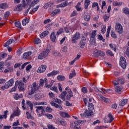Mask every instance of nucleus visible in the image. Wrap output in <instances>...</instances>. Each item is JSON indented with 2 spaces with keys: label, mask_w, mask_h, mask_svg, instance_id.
Here are the masks:
<instances>
[{
  "label": "nucleus",
  "mask_w": 129,
  "mask_h": 129,
  "mask_svg": "<svg viewBox=\"0 0 129 129\" xmlns=\"http://www.w3.org/2000/svg\"><path fill=\"white\" fill-rule=\"evenodd\" d=\"M127 103V99H124L120 101V106H124Z\"/></svg>",
  "instance_id": "27"
},
{
  "label": "nucleus",
  "mask_w": 129,
  "mask_h": 129,
  "mask_svg": "<svg viewBox=\"0 0 129 129\" xmlns=\"http://www.w3.org/2000/svg\"><path fill=\"white\" fill-rule=\"evenodd\" d=\"M15 25L16 26V27H17V28H21V23L19 22H16L15 23Z\"/></svg>",
  "instance_id": "63"
},
{
  "label": "nucleus",
  "mask_w": 129,
  "mask_h": 129,
  "mask_svg": "<svg viewBox=\"0 0 129 129\" xmlns=\"http://www.w3.org/2000/svg\"><path fill=\"white\" fill-rule=\"evenodd\" d=\"M16 86H18V88L19 90L23 91L25 90V85L24 84V83H23V81H16L15 82Z\"/></svg>",
  "instance_id": "7"
},
{
  "label": "nucleus",
  "mask_w": 129,
  "mask_h": 129,
  "mask_svg": "<svg viewBox=\"0 0 129 129\" xmlns=\"http://www.w3.org/2000/svg\"><path fill=\"white\" fill-rule=\"evenodd\" d=\"M9 8V5L7 3H2L0 4V9L2 10H5L6 9H8Z\"/></svg>",
  "instance_id": "20"
},
{
  "label": "nucleus",
  "mask_w": 129,
  "mask_h": 129,
  "mask_svg": "<svg viewBox=\"0 0 129 129\" xmlns=\"http://www.w3.org/2000/svg\"><path fill=\"white\" fill-rule=\"evenodd\" d=\"M123 13L125 14V15H128L129 16V9L127 8H124L122 9Z\"/></svg>",
  "instance_id": "38"
},
{
  "label": "nucleus",
  "mask_w": 129,
  "mask_h": 129,
  "mask_svg": "<svg viewBox=\"0 0 129 129\" xmlns=\"http://www.w3.org/2000/svg\"><path fill=\"white\" fill-rule=\"evenodd\" d=\"M47 127H48V129H55V127H54L53 125L50 124H47Z\"/></svg>",
  "instance_id": "64"
},
{
  "label": "nucleus",
  "mask_w": 129,
  "mask_h": 129,
  "mask_svg": "<svg viewBox=\"0 0 129 129\" xmlns=\"http://www.w3.org/2000/svg\"><path fill=\"white\" fill-rule=\"evenodd\" d=\"M46 69H47V66L46 65L41 66L37 71L38 73H43L46 71Z\"/></svg>",
  "instance_id": "12"
},
{
  "label": "nucleus",
  "mask_w": 129,
  "mask_h": 129,
  "mask_svg": "<svg viewBox=\"0 0 129 129\" xmlns=\"http://www.w3.org/2000/svg\"><path fill=\"white\" fill-rule=\"evenodd\" d=\"M115 87V92L116 93H118V94H120V93H121V90H122V88H121V87H118V86H116Z\"/></svg>",
  "instance_id": "23"
},
{
  "label": "nucleus",
  "mask_w": 129,
  "mask_h": 129,
  "mask_svg": "<svg viewBox=\"0 0 129 129\" xmlns=\"http://www.w3.org/2000/svg\"><path fill=\"white\" fill-rule=\"evenodd\" d=\"M52 111H53V109L51 108H50V107H47L46 108L45 111L46 112H52Z\"/></svg>",
  "instance_id": "58"
},
{
  "label": "nucleus",
  "mask_w": 129,
  "mask_h": 129,
  "mask_svg": "<svg viewBox=\"0 0 129 129\" xmlns=\"http://www.w3.org/2000/svg\"><path fill=\"white\" fill-rule=\"evenodd\" d=\"M40 0H33L31 4H30L29 5V7L27 9V10L25 12V14H27L28 13H29V11H30V9H31V8L34 7V6H35V5H37V4H38V3H39V1Z\"/></svg>",
  "instance_id": "9"
},
{
  "label": "nucleus",
  "mask_w": 129,
  "mask_h": 129,
  "mask_svg": "<svg viewBox=\"0 0 129 129\" xmlns=\"http://www.w3.org/2000/svg\"><path fill=\"white\" fill-rule=\"evenodd\" d=\"M60 116H62V117H70V116L68 113L64 112H60Z\"/></svg>",
  "instance_id": "26"
},
{
  "label": "nucleus",
  "mask_w": 129,
  "mask_h": 129,
  "mask_svg": "<svg viewBox=\"0 0 129 129\" xmlns=\"http://www.w3.org/2000/svg\"><path fill=\"white\" fill-rule=\"evenodd\" d=\"M84 20L86 22H88L90 20V16L89 15H86L84 16Z\"/></svg>",
  "instance_id": "49"
},
{
  "label": "nucleus",
  "mask_w": 129,
  "mask_h": 129,
  "mask_svg": "<svg viewBox=\"0 0 129 129\" xmlns=\"http://www.w3.org/2000/svg\"><path fill=\"white\" fill-rule=\"evenodd\" d=\"M39 7L40 6H37L35 8H33L32 11L30 12V14H34V13H36V12L38 11V9H39Z\"/></svg>",
  "instance_id": "46"
},
{
  "label": "nucleus",
  "mask_w": 129,
  "mask_h": 129,
  "mask_svg": "<svg viewBox=\"0 0 129 129\" xmlns=\"http://www.w3.org/2000/svg\"><path fill=\"white\" fill-rule=\"evenodd\" d=\"M117 80L118 81V83H120V84H124V79L117 78Z\"/></svg>",
  "instance_id": "51"
},
{
  "label": "nucleus",
  "mask_w": 129,
  "mask_h": 129,
  "mask_svg": "<svg viewBox=\"0 0 129 129\" xmlns=\"http://www.w3.org/2000/svg\"><path fill=\"white\" fill-rule=\"evenodd\" d=\"M31 90L29 92V95H33L34 93L36 92V91H38L39 89H40V86L39 85H37L36 82H34L31 85Z\"/></svg>",
  "instance_id": "1"
},
{
  "label": "nucleus",
  "mask_w": 129,
  "mask_h": 129,
  "mask_svg": "<svg viewBox=\"0 0 129 129\" xmlns=\"http://www.w3.org/2000/svg\"><path fill=\"white\" fill-rule=\"evenodd\" d=\"M111 36L112 38H113L114 39H116V38H117V36L115 34V32L113 31H111Z\"/></svg>",
  "instance_id": "48"
},
{
  "label": "nucleus",
  "mask_w": 129,
  "mask_h": 129,
  "mask_svg": "<svg viewBox=\"0 0 129 129\" xmlns=\"http://www.w3.org/2000/svg\"><path fill=\"white\" fill-rule=\"evenodd\" d=\"M89 110H93L94 109V105L91 103H89L88 105Z\"/></svg>",
  "instance_id": "36"
},
{
  "label": "nucleus",
  "mask_w": 129,
  "mask_h": 129,
  "mask_svg": "<svg viewBox=\"0 0 129 129\" xmlns=\"http://www.w3.org/2000/svg\"><path fill=\"white\" fill-rule=\"evenodd\" d=\"M58 80H60L61 81H64L65 80V77L61 75H59L57 76Z\"/></svg>",
  "instance_id": "50"
},
{
  "label": "nucleus",
  "mask_w": 129,
  "mask_h": 129,
  "mask_svg": "<svg viewBox=\"0 0 129 129\" xmlns=\"http://www.w3.org/2000/svg\"><path fill=\"white\" fill-rule=\"evenodd\" d=\"M31 55H32V52L31 51L25 52L23 54L22 58H23L24 59H26L27 57L31 56Z\"/></svg>",
  "instance_id": "22"
},
{
  "label": "nucleus",
  "mask_w": 129,
  "mask_h": 129,
  "mask_svg": "<svg viewBox=\"0 0 129 129\" xmlns=\"http://www.w3.org/2000/svg\"><path fill=\"white\" fill-rule=\"evenodd\" d=\"M50 90H52L53 91H54L55 92H58V88L56 86L50 87Z\"/></svg>",
  "instance_id": "45"
},
{
  "label": "nucleus",
  "mask_w": 129,
  "mask_h": 129,
  "mask_svg": "<svg viewBox=\"0 0 129 129\" xmlns=\"http://www.w3.org/2000/svg\"><path fill=\"white\" fill-rule=\"evenodd\" d=\"M61 12V11L60 10V9H56L55 10H54L53 11H52L51 13H50V16L51 17H55V16H56V15H57V14H59V13H60Z\"/></svg>",
  "instance_id": "14"
},
{
  "label": "nucleus",
  "mask_w": 129,
  "mask_h": 129,
  "mask_svg": "<svg viewBox=\"0 0 129 129\" xmlns=\"http://www.w3.org/2000/svg\"><path fill=\"white\" fill-rule=\"evenodd\" d=\"M48 35H49V31H44L40 34V38L41 39H43V38L46 37V36H48Z\"/></svg>",
  "instance_id": "24"
},
{
  "label": "nucleus",
  "mask_w": 129,
  "mask_h": 129,
  "mask_svg": "<svg viewBox=\"0 0 129 129\" xmlns=\"http://www.w3.org/2000/svg\"><path fill=\"white\" fill-rule=\"evenodd\" d=\"M106 54L107 55H109L110 56H113V53H112V51H111V50H108L106 52Z\"/></svg>",
  "instance_id": "57"
},
{
  "label": "nucleus",
  "mask_w": 129,
  "mask_h": 129,
  "mask_svg": "<svg viewBox=\"0 0 129 129\" xmlns=\"http://www.w3.org/2000/svg\"><path fill=\"white\" fill-rule=\"evenodd\" d=\"M17 87H18L15 83V85L14 87L12 88V89L10 90V92H13L14 91H16Z\"/></svg>",
  "instance_id": "60"
},
{
  "label": "nucleus",
  "mask_w": 129,
  "mask_h": 129,
  "mask_svg": "<svg viewBox=\"0 0 129 129\" xmlns=\"http://www.w3.org/2000/svg\"><path fill=\"white\" fill-rule=\"evenodd\" d=\"M108 117L109 118V120L107 121V122H109V123H110V122H112V120L114 119V118H113V117L112 116V115H111V114L110 113H109L108 114Z\"/></svg>",
  "instance_id": "33"
},
{
  "label": "nucleus",
  "mask_w": 129,
  "mask_h": 129,
  "mask_svg": "<svg viewBox=\"0 0 129 129\" xmlns=\"http://www.w3.org/2000/svg\"><path fill=\"white\" fill-rule=\"evenodd\" d=\"M36 108V111L38 113V116H42L44 115L45 113V109H44L43 106H36L35 107Z\"/></svg>",
  "instance_id": "4"
},
{
  "label": "nucleus",
  "mask_w": 129,
  "mask_h": 129,
  "mask_svg": "<svg viewBox=\"0 0 129 129\" xmlns=\"http://www.w3.org/2000/svg\"><path fill=\"white\" fill-rule=\"evenodd\" d=\"M46 51H43L42 53H40L38 55V59H40L41 60L44 59L45 57L48 56V54H49V52L51 51V47H47Z\"/></svg>",
  "instance_id": "2"
},
{
  "label": "nucleus",
  "mask_w": 129,
  "mask_h": 129,
  "mask_svg": "<svg viewBox=\"0 0 129 129\" xmlns=\"http://www.w3.org/2000/svg\"><path fill=\"white\" fill-rule=\"evenodd\" d=\"M23 94H20L19 95V94L18 93H16L14 95V99H16V100H18V99H20V98H23Z\"/></svg>",
  "instance_id": "21"
},
{
  "label": "nucleus",
  "mask_w": 129,
  "mask_h": 129,
  "mask_svg": "<svg viewBox=\"0 0 129 129\" xmlns=\"http://www.w3.org/2000/svg\"><path fill=\"white\" fill-rule=\"evenodd\" d=\"M68 5H69V4L68 3V2H67V1H66L65 2H63V3L60 4L59 5V6L60 8H64L65 7H67V6H68Z\"/></svg>",
  "instance_id": "37"
},
{
  "label": "nucleus",
  "mask_w": 129,
  "mask_h": 129,
  "mask_svg": "<svg viewBox=\"0 0 129 129\" xmlns=\"http://www.w3.org/2000/svg\"><path fill=\"white\" fill-rule=\"evenodd\" d=\"M26 104H27V105H29V106L30 107V110H33V103H32L30 101H27Z\"/></svg>",
  "instance_id": "42"
},
{
  "label": "nucleus",
  "mask_w": 129,
  "mask_h": 129,
  "mask_svg": "<svg viewBox=\"0 0 129 129\" xmlns=\"http://www.w3.org/2000/svg\"><path fill=\"white\" fill-rule=\"evenodd\" d=\"M67 100H70L71 97H73V93L70 90L67 93Z\"/></svg>",
  "instance_id": "15"
},
{
  "label": "nucleus",
  "mask_w": 129,
  "mask_h": 129,
  "mask_svg": "<svg viewBox=\"0 0 129 129\" xmlns=\"http://www.w3.org/2000/svg\"><path fill=\"white\" fill-rule=\"evenodd\" d=\"M90 45L94 46V45H95V44L96 43V42L95 41V38H90Z\"/></svg>",
  "instance_id": "40"
},
{
  "label": "nucleus",
  "mask_w": 129,
  "mask_h": 129,
  "mask_svg": "<svg viewBox=\"0 0 129 129\" xmlns=\"http://www.w3.org/2000/svg\"><path fill=\"white\" fill-rule=\"evenodd\" d=\"M80 39V33L78 32H77L74 35H73L72 42L73 43H76V41L77 40H79Z\"/></svg>",
  "instance_id": "8"
},
{
  "label": "nucleus",
  "mask_w": 129,
  "mask_h": 129,
  "mask_svg": "<svg viewBox=\"0 0 129 129\" xmlns=\"http://www.w3.org/2000/svg\"><path fill=\"white\" fill-rule=\"evenodd\" d=\"M119 65L123 69H125V68H126V60L123 56L120 57Z\"/></svg>",
  "instance_id": "5"
},
{
  "label": "nucleus",
  "mask_w": 129,
  "mask_h": 129,
  "mask_svg": "<svg viewBox=\"0 0 129 129\" xmlns=\"http://www.w3.org/2000/svg\"><path fill=\"white\" fill-rule=\"evenodd\" d=\"M75 75H76V73H75V71H74L72 72V73L70 74V76H69L70 79L73 78V77L75 76Z\"/></svg>",
  "instance_id": "52"
},
{
  "label": "nucleus",
  "mask_w": 129,
  "mask_h": 129,
  "mask_svg": "<svg viewBox=\"0 0 129 129\" xmlns=\"http://www.w3.org/2000/svg\"><path fill=\"white\" fill-rule=\"evenodd\" d=\"M45 115L46 116L47 118H48V119H52V118H53V115L52 114L46 113Z\"/></svg>",
  "instance_id": "53"
},
{
  "label": "nucleus",
  "mask_w": 129,
  "mask_h": 129,
  "mask_svg": "<svg viewBox=\"0 0 129 129\" xmlns=\"http://www.w3.org/2000/svg\"><path fill=\"white\" fill-rule=\"evenodd\" d=\"M101 99H102V101L104 102L105 103H110V100L108 98H105V97L101 96Z\"/></svg>",
  "instance_id": "25"
},
{
  "label": "nucleus",
  "mask_w": 129,
  "mask_h": 129,
  "mask_svg": "<svg viewBox=\"0 0 129 129\" xmlns=\"http://www.w3.org/2000/svg\"><path fill=\"white\" fill-rule=\"evenodd\" d=\"M4 115H0V119H4V117L6 119L8 116V110L4 111Z\"/></svg>",
  "instance_id": "31"
},
{
  "label": "nucleus",
  "mask_w": 129,
  "mask_h": 129,
  "mask_svg": "<svg viewBox=\"0 0 129 129\" xmlns=\"http://www.w3.org/2000/svg\"><path fill=\"white\" fill-rule=\"evenodd\" d=\"M23 7L22 4H19L16 8V11H22Z\"/></svg>",
  "instance_id": "47"
},
{
  "label": "nucleus",
  "mask_w": 129,
  "mask_h": 129,
  "mask_svg": "<svg viewBox=\"0 0 129 129\" xmlns=\"http://www.w3.org/2000/svg\"><path fill=\"white\" fill-rule=\"evenodd\" d=\"M14 85V79H10L8 82H6L4 86L1 87L3 90L4 89H8Z\"/></svg>",
  "instance_id": "3"
},
{
  "label": "nucleus",
  "mask_w": 129,
  "mask_h": 129,
  "mask_svg": "<svg viewBox=\"0 0 129 129\" xmlns=\"http://www.w3.org/2000/svg\"><path fill=\"white\" fill-rule=\"evenodd\" d=\"M5 66V62L3 61L0 62V72H3L4 71V67Z\"/></svg>",
  "instance_id": "39"
},
{
  "label": "nucleus",
  "mask_w": 129,
  "mask_h": 129,
  "mask_svg": "<svg viewBox=\"0 0 129 129\" xmlns=\"http://www.w3.org/2000/svg\"><path fill=\"white\" fill-rule=\"evenodd\" d=\"M95 55L96 56H101V57H103V56H104L105 54L104 53V52L101 51V50H98V52H96Z\"/></svg>",
  "instance_id": "28"
},
{
  "label": "nucleus",
  "mask_w": 129,
  "mask_h": 129,
  "mask_svg": "<svg viewBox=\"0 0 129 129\" xmlns=\"http://www.w3.org/2000/svg\"><path fill=\"white\" fill-rule=\"evenodd\" d=\"M47 79H45L44 80L41 79L40 82L39 83V86H43L44 85V83H47Z\"/></svg>",
  "instance_id": "32"
},
{
  "label": "nucleus",
  "mask_w": 129,
  "mask_h": 129,
  "mask_svg": "<svg viewBox=\"0 0 129 129\" xmlns=\"http://www.w3.org/2000/svg\"><path fill=\"white\" fill-rule=\"evenodd\" d=\"M62 33H64V29H63V28H60L57 31L56 35H60V34H62Z\"/></svg>",
  "instance_id": "44"
},
{
  "label": "nucleus",
  "mask_w": 129,
  "mask_h": 129,
  "mask_svg": "<svg viewBox=\"0 0 129 129\" xmlns=\"http://www.w3.org/2000/svg\"><path fill=\"white\" fill-rule=\"evenodd\" d=\"M86 43V38L85 37L83 36L81 40L80 41V48H84L85 46V44Z\"/></svg>",
  "instance_id": "11"
},
{
  "label": "nucleus",
  "mask_w": 129,
  "mask_h": 129,
  "mask_svg": "<svg viewBox=\"0 0 129 129\" xmlns=\"http://www.w3.org/2000/svg\"><path fill=\"white\" fill-rule=\"evenodd\" d=\"M91 1L90 0H85V3H84V8L85 10H88V6L89 5H90Z\"/></svg>",
  "instance_id": "19"
},
{
  "label": "nucleus",
  "mask_w": 129,
  "mask_h": 129,
  "mask_svg": "<svg viewBox=\"0 0 129 129\" xmlns=\"http://www.w3.org/2000/svg\"><path fill=\"white\" fill-rule=\"evenodd\" d=\"M85 113L87 116H90V115H91V114L92 113V110H86Z\"/></svg>",
  "instance_id": "41"
},
{
  "label": "nucleus",
  "mask_w": 129,
  "mask_h": 129,
  "mask_svg": "<svg viewBox=\"0 0 129 129\" xmlns=\"http://www.w3.org/2000/svg\"><path fill=\"white\" fill-rule=\"evenodd\" d=\"M85 122H86V121L79 120L74 122V125L76 126V125H79L80 123H85Z\"/></svg>",
  "instance_id": "18"
},
{
  "label": "nucleus",
  "mask_w": 129,
  "mask_h": 129,
  "mask_svg": "<svg viewBox=\"0 0 129 129\" xmlns=\"http://www.w3.org/2000/svg\"><path fill=\"white\" fill-rule=\"evenodd\" d=\"M81 90L82 92H83V93H87V88H86V87H83Z\"/></svg>",
  "instance_id": "62"
},
{
  "label": "nucleus",
  "mask_w": 129,
  "mask_h": 129,
  "mask_svg": "<svg viewBox=\"0 0 129 129\" xmlns=\"http://www.w3.org/2000/svg\"><path fill=\"white\" fill-rule=\"evenodd\" d=\"M30 4H32V2L31 0H23L22 1V6L24 9H27L28 8V6Z\"/></svg>",
  "instance_id": "10"
},
{
  "label": "nucleus",
  "mask_w": 129,
  "mask_h": 129,
  "mask_svg": "<svg viewBox=\"0 0 129 129\" xmlns=\"http://www.w3.org/2000/svg\"><path fill=\"white\" fill-rule=\"evenodd\" d=\"M34 44H39V43H41V40L40 39L38 38H36L34 40Z\"/></svg>",
  "instance_id": "54"
},
{
  "label": "nucleus",
  "mask_w": 129,
  "mask_h": 129,
  "mask_svg": "<svg viewBox=\"0 0 129 129\" xmlns=\"http://www.w3.org/2000/svg\"><path fill=\"white\" fill-rule=\"evenodd\" d=\"M54 84L53 81H49V84L48 85V83H46L45 84L46 88H50L52 87V85Z\"/></svg>",
  "instance_id": "30"
},
{
  "label": "nucleus",
  "mask_w": 129,
  "mask_h": 129,
  "mask_svg": "<svg viewBox=\"0 0 129 129\" xmlns=\"http://www.w3.org/2000/svg\"><path fill=\"white\" fill-rule=\"evenodd\" d=\"M103 19L105 21V22H107L108 21V19H109V15H105L103 17Z\"/></svg>",
  "instance_id": "56"
},
{
  "label": "nucleus",
  "mask_w": 129,
  "mask_h": 129,
  "mask_svg": "<svg viewBox=\"0 0 129 129\" xmlns=\"http://www.w3.org/2000/svg\"><path fill=\"white\" fill-rule=\"evenodd\" d=\"M67 94V93L66 91L63 92L59 96L60 98L62 99V100H65V97L66 96V95Z\"/></svg>",
  "instance_id": "29"
},
{
  "label": "nucleus",
  "mask_w": 129,
  "mask_h": 129,
  "mask_svg": "<svg viewBox=\"0 0 129 129\" xmlns=\"http://www.w3.org/2000/svg\"><path fill=\"white\" fill-rule=\"evenodd\" d=\"M28 23H29V19L28 18H25L22 21V24L23 26H26Z\"/></svg>",
  "instance_id": "43"
},
{
  "label": "nucleus",
  "mask_w": 129,
  "mask_h": 129,
  "mask_svg": "<svg viewBox=\"0 0 129 129\" xmlns=\"http://www.w3.org/2000/svg\"><path fill=\"white\" fill-rule=\"evenodd\" d=\"M115 31L117 32L118 34H122L123 28L122 26L119 23H116L115 27Z\"/></svg>",
  "instance_id": "6"
},
{
  "label": "nucleus",
  "mask_w": 129,
  "mask_h": 129,
  "mask_svg": "<svg viewBox=\"0 0 129 129\" xmlns=\"http://www.w3.org/2000/svg\"><path fill=\"white\" fill-rule=\"evenodd\" d=\"M26 115H27V118L29 119V118H31L32 119V114L30 113L29 112L26 111Z\"/></svg>",
  "instance_id": "61"
},
{
  "label": "nucleus",
  "mask_w": 129,
  "mask_h": 129,
  "mask_svg": "<svg viewBox=\"0 0 129 129\" xmlns=\"http://www.w3.org/2000/svg\"><path fill=\"white\" fill-rule=\"evenodd\" d=\"M106 28V26H105V25L103 26V28L101 30V32L102 34H104V33H105L106 31V30L105 29Z\"/></svg>",
  "instance_id": "59"
},
{
  "label": "nucleus",
  "mask_w": 129,
  "mask_h": 129,
  "mask_svg": "<svg viewBox=\"0 0 129 129\" xmlns=\"http://www.w3.org/2000/svg\"><path fill=\"white\" fill-rule=\"evenodd\" d=\"M92 9H95L97 10V12L99 11V6H98V3L96 2H94L92 4Z\"/></svg>",
  "instance_id": "16"
},
{
  "label": "nucleus",
  "mask_w": 129,
  "mask_h": 129,
  "mask_svg": "<svg viewBox=\"0 0 129 129\" xmlns=\"http://www.w3.org/2000/svg\"><path fill=\"white\" fill-rule=\"evenodd\" d=\"M97 39L99 40V41H102V42H105V39L103 38V36L101 34H98L97 35Z\"/></svg>",
  "instance_id": "34"
},
{
  "label": "nucleus",
  "mask_w": 129,
  "mask_h": 129,
  "mask_svg": "<svg viewBox=\"0 0 129 129\" xmlns=\"http://www.w3.org/2000/svg\"><path fill=\"white\" fill-rule=\"evenodd\" d=\"M95 36H96V30H94L90 34V38L95 39Z\"/></svg>",
  "instance_id": "35"
},
{
  "label": "nucleus",
  "mask_w": 129,
  "mask_h": 129,
  "mask_svg": "<svg viewBox=\"0 0 129 129\" xmlns=\"http://www.w3.org/2000/svg\"><path fill=\"white\" fill-rule=\"evenodd\" d=\"M59 124H61V125H66L67 124V122H66L65 121L59 120Z\"/></svg>",
  "instance_id": "55"
},
{
  "label": "nucleus",
  "mask_w": 129,
  "mask_h": 129,
  "mask_svg": "<svg viewBox=\"0 0 129 129\" xmlns=\"http://www.w3.org/2000/svg\"><path fill=\"white\" fill-rule=\"evenodd\" d=\"M50 40L52 42H56V32H53L51 33L50 36Z\"/></svg>",
  "instance_id": "13"
},
{
  "label": "nucleus",
  "mask_w": 129,
  "mask_h": 129,
  "mask_svg": "<svg viewBox=\"0 0 129 129\" xmlns=\"http://www.w3.org/2000/svg\"><path fill=\"white\" fill-rule=\"evenodd\" d=\"M60 72L59 71H53L50 73H49L47 74L48 77H50L51 76H54V75H57V74H59Z\"/></svg>",
  "instance_id": "17"
}]
</instances>
